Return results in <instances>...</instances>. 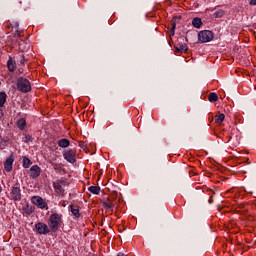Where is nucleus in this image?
<instances>
[{"label":"nucleus","mask_w":256,"mask_h":256,"mask_svg":"<svg viewBox=\"0 0 256 256\" xmlns=\"http://www.w3.org/2000/svg\"><path fill=\"white\" fill-rule=\"evenodd\" d=\"M237 213H241V215H247V209H245V204L240 205V209L237 210Z\"/></svg>","instance_id":"24"},{"label":"nucleus","mask_w":256,"mask_h":256,"mask_svg":"<svg viewBox=\"0 0 256 256\" xmlns=\"http://www.w3.org/2000/svg\"><path fill=\"white\" fill-rule=\"evenodd\" d=\"M88 191L92 193L93 195H99L101 193V187L99 186H90L88 188Z\"/></svg>","instance_id":"19"},{"label":"nucleus","mask_w":256,"mask_h":256,"mask_svg":"<svg viewBox=\"0 0 256 256\" xmlns=\"http://www.w3.org/2000/svg\"><path fill=\"white\" fill-rule=\"evenodd\" d=\"M7 68H8V71H10V73L15 72V70L17 69V63L11 57L7 61Z\"/></svg>","instance_id":"13"},{"label":"nucleus","mask_w":256,"mask_h":256,"mask_svg":"<svg viewBox=\"0 0 256 256\" xmlns=\"http://www.w3.org/2000/svg\"><path fill=\"white\" fill-rule=\"evenodd\" d=\"M5 103H7V94L0 92V107H4Z\"/></svg>","instance_id":"21"},{"label":"nucleus","mask_w":256,"mask_h":256,"mask_svg":"<svg viewBox=\"0 0 256 256\" xmlns=\"http://www.w3.org/2000/svg\"><path fill=\"white\" fill-rule=\"evenodd\" d=\"M10 199L12 201H21V188L19 186L11 188Z\"/></svg>","instance_id":"9"},{"label":"nucleus","mask_w":256,"mask_h":256,"mask_svg":"<svg viewBox=\"0 0 256 256\" xmlns=\"http://www.w3.org/2000/svg\"><path fill=\"white\" fill-rule=\"evenodd\" d=\"M208 100L210 101V103H215L219 101V96L217 95V93L212 92L208 95Z\"/></svg>","instance_id":"20"},{"label":"nucleus","mask_w":256,"mask_h":256,"mask_svg":"<svg viewBox=\"0 0 256 256\" xmlns=\"http://www.w3.org/2000/svg\"><path fill=\"white\" fill-rule=\"evenodd\" d=\"M192 25L196 29H201V26L203 25V21H201V18L196 17L192 20Z\"/></svg>","instance_id":"18"},{"label":"nucleus","mask_w":256,"mask_h":256,"mask_svg":"<svg viewBox=\"0 0 256 256\" xmlns=\"http://www.w3.org/2000/svg\"><path fill=\"white\" fill-rule=\"evenodd\" d=\"M67 185H69L67 180L58 179L54 181L53 188L56 195H58L59 197H63L65 195V187H67Z\"/></svg>","instance_id":"2"},{"label":"nucleus","mask_w":256,"mask_h":256,"mask_svg":"<svg viewBox=\"0 0 256 256\" xmlns=\"http://www.w3.org/2000/svg\"><path fill=\"white\" fill-rule=\"evenodd\" d=\"M214 121H215V123H217L218 125H220V123H221L222 121H225V114L221 113V114L215 115V116H214Z\"/></svg>","instance_id":"22"},{"label":"nucleus","mask_w":256,"mask_h":256,"mask_svg":"<svg viewBox=\"0 0 256 256\" xmlns=\"http://www.w3.org/2000/svg\"><path fill=\"white\" fill-rule=\"evenodd\" d=\"M3 191V187L0 186V193Z\"/></svg>","instance_id":"33"},{"label":"nucleus","mask_w":256,"mask_h":256,"mask_svg":"<svg viewBox=\"0 0 256 256\" xmlns=\"http://www.w3.org/2000/svg\"><path fill=\"white\" fill-rule=\"evenodd\" d=\"M22 45H23V44H20V45H19V49H20V51H24V50H23V48H21V47H22Z\"/></svg>","instance_id":"32"},{"label":"nucleus","mask_w":256,"mask_h":256,"mask_svg":"<svg viewBox=\"0 0 256 256\" xmlns=\"http://www.w3.org/2000/svg\"><path fill=\"white\" fill-rule=\"evenodd\" d=\"M13 163H15V156L11 154L4 162V170H6L7 173L13 171Z\"/></svg>","instance_id":"10"},{"label":"nucleus","mask_w":256,"mask_h":256,"mask_svg":"<svg viewBox=\"0 0 256 256\" xmlns=\"http://www.w3.org/2000/svg\"><path fill=\"white\" fill-rule=\"evenodd\" d=\"M35 230L38 235H48V233H51L49 226L43 222L36 223Z\"/></svg>","instance_id":"8"},{"label":"nucleus","mask_w":256,"mask_h":256,"mask_svg":"<svg viewBox=\"0 0 256 256\" xmlns=\"http://www.w3.org/2000/svg\"><path fill=\"white\" fill-rule=\"evenodd\" d=\"M33 165V161L27 156H22V166L24 169H29Z\"/></svg>","instance_id":"15"},{"label":"nucleus","mask_w":256,"mask_h":256,"mask_svg":"<svg viewBox=\"0 0 256 256\" xmlns=\"http://www.w3.org/2000/svg\"><path fill=\"white\" fill-rule=\"evenodd\" d=\"M209 195H210L209 203H213V195H214L213 191H210Z\"/></svg>","instance_id":"29"},{"label":"nucleus","mask_w":256,"mask_h":256,"mask_svg":"<svg viewBox=\"0 0 256 256\" xmlns=\"http://www.w3.org/2000/svg\"><path fill=\"white\" fill-rule=\"evenodd\" d=\"M25 63H27V59L25 58V56H22V58L20 60V64L25 65Z\"/></svg>","instance_id":"28"},{"label":"nucleus","mask_w":256,"mask_h":256,"mask_svg":"<svg viewBox=\"0 0 256 256\" xmlns=\"http://www.w3.org/2000/svg\"><path fill=\"white\" fill-rule=\"evenodd\" d=\"M71 145V142L67 138H62L58 140V146H60L62 149H67Z\"/></svg>","instance_id":"17"},{"label":"nucleus","mask_w":256,"mask_h":256,"mask_svg":"<svg viewBox=\"0 0 256 256\" xmlns=\"http://www.w3.org/2000/svg\"><path fill=\"white\" fill-rule=\"evenodd\" d=\"M228 229H231V224L228 225Z\"/></svg>","instance_id":"34"},{"label":"nucleus","mask_w":256,"mask_h":256,"mask_svg":"<svg viewBox=\"0 0 256 256\" xmlns=\"http://www.w3.org/2000/svg\"><path fill=\"white\" fill-rule=\"evenodd\" d=\"M213 32L211 30H202L198 33V41L200 43H209L213 41Z\"/></svg>","instance_id":"4"},{"label":"nucleus","mask_w":256,"mask_h":256,"mask_svg":"<svg viewBox=\"0 0 256 256\" xmlns=\"http://www.w3.org/2000/svg\"><path fill=\"white\" fill-rule=\"evenodd\" d=\"M61 225H63V215L59 213H53L49 216L48 227L52 233H57Z\"/></svg>","instance_id":"1"},{"label":"nucleus","mask_w":256,"mask_h":256,"mask_svg":"<svg viewBox=\"0 0 256 256\" xmlns=\"http://www.w3.org/2000/svg\"><path fill=\"white\" fill-rule=\"evenodd\" d=\"M227 193H239V190L236 189V188H232V189L227 190V191H226V194H227Z\"/></svg>","instance_id":"26"},{"label":"nucleus","mask_w":256,"mask_h":256,"mask_svg":"<svg viewBox=\"0 0 256 256\" xmlns=\"http://www.w3.org/2000/svg\"><path fill=\"white\" fill-rule=\"evenodd\" d=\"M31 202L33 203V205L38 207V209H49L47 202L43 198H41V196H32Z\"/></svg>","instance_id":"7"},{"label":"nucleus","mask_w":256,"mask_h":256,"mask_svg":"<svg viewBox=\"0 0 256 256\" xmlns=\"http://www.w3.org/2000/svg\"><path fill=\"white\" fill-rule=\"evenodd\" d=\"M60 205H61L62 207H67V205H69V201H67V200H62V201L60 202Z\"/></svg>","instance_id":"27"},{"label":"nucleus","mask_w":256,"mask_h":256,"mask_svg":"<svg viewBox=\"0 0 256 256\" xmlns=\"http://www.w3.org/2000/svg\"><path fill=\"white\" fill-rule=\"evenodd\" d=\"M40 175H41V167H39L38 165H33L30 168V178L37 179V177H39Z\"/></svg>","instance_id":"11"},{"label":"nucleus","mask_w":256,"mask_h":256,"mask_svg":"<svg viewBox=\"0 0 256 256\" xmlns=\"http://www.w3.org/2000/svg\"><path fill=\"white\" fill-rule=\"evenodd\" d=\"M249 5L256 6V0H250Z\"/></svg>","instance_id":"30"},{"label":"nucleus","mask_w":256,"mask_h":256,"mask_svg":"<svg viewBox=\"0 0 256 256\" xmlns=\"http://www.w3.org/2000/svg\"><path fill=\"white\" fill-rule=\"evenodd\" d=\"M63 158L68 163H71L72 165L74 163H77V150L75 149H68L63 152Z\"/></svg>","instance_id":"5"},{"label":"nucleus","mask_w":256,"mask_h":256,"mask_svg":"<svg viewBox=\"0 0 256 256\" xmlns=\"http://www.w3.org/2000/svg\"><path fill=\"white\" fill-rule=\"evenodd\" d=\"M32 137H31V135H26L25 137H24V139H23V141H24V143H29V141H32Z\"/></svg>","instance_id":"25"},{"label":"nucleus","mask_w":256,"mask_h":256,"mask_svg":"<svg viewBox=\"0 0 256 256\" xmlns=\"http://www.w3.org/2000/svg\"><path fill=\"white\" fill-rule=\"evenodd\" d=\"M53 161H57V156L55 158H52V161H50V165L53 167L56 173H61L62 171H65V168H63L62 163H55Z\"/></svg>","instance_id":"12"},{"label":"nucleus","mask_w":256,"mask_h":256,"mask_svg":"<svg viewBox=\"0 0 256 256\" xmlns=\"http://www.w3.org/2000/svg\"><path fill=\"white\" fill-rule=\"evenodd\" d=\"M17 89L21 93H29L31 91V82L27 78H19L17 80Z\"/></svg>","instance_id":"3"},{"label":"nucleus","mask_w":256,"mask_h":256,"mask_svg":"<svg viewBox=\"0 0 256 256\" xmlns=\"http://www.w3.org/2000/svg\"><path fill=\"white\" fill-rule=\"evenodd\" d=\"M79 147H81V148L85 147V143L80 142V143H79Z\"/></svg>","instance_id":"31"},{"label":"nucleus","mask_w":256,"mask_h":256,"mask_svg":"<svg viewBox=\"0 0 256 256\" xmlns=\"http://www.w3.org/2000/svg\"><path fill=\"white\" fill-rule=\"evenodd\" d=\"M16 125L20 131H25V128L27 127V120L25 118H20L17 120Z\"/></svg>","instance_id":"14"},{"label":"nucleus","mask_w":256,"mask_h":256,"mask_svg":"<svg viewBox=\"0 0 256 256\" xmlns=\"http://www.w3.org/2000/svg\"><path fill=\"white\" fill-rule=\"evenodd\" d=\"M117 197L109 196L106 200L103 201V207L106 211H113L115 209V205H117L116 201Z\"/></svg>","instance_id":"6"},{"label":"nucleus","mask_w":256,"mask_h":256,"mask_svg":"<svg viewBox=\"0 0 256 256\" xmlns=\"http://www.w3.org/2000/svg\"><path fill=\"white\" fill-rule=\"evenodd\" d=\"M70 211L76 219H79V217H81V213L79 212V207L77 205L71 204L70 205Z\"/></svg>","instance_id":"16"},{"label":"nucleus","mask_w":256,"mask_h":256,"mask_svg":"<svg viewBox=\"0 0 256 256\" xmlns=\"http://www.w3.org/2000/svg\"><path fill=\"white\" fill-rule=\"evenodd\" d=\"M224 15L225 11L223 9H218L214 12L213 17H215V19H221Z\"/></svg>","instance_id":"23"}]
</instances>
